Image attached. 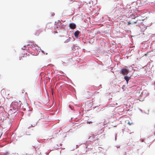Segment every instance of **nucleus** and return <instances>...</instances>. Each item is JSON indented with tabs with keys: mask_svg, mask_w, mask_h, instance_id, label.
I'll list each match as a JSON object with an SVG mask.
<instances>
[{
	"mask_svg": "<svg viewBox=\"0 0 155 155\" xmlns=\"http://www.w3.org/2000/svg\"><path fill=\"white\" fill-rule=\"evenodd\" d=\"M87 124H90L91 123H92V122L91 121H87Z\"/></svg>",
	"mask_w": 155,
	"mask_h": 155,
	"instance_id": "obj_8",
	"label": "nucleus"
},
{
	"mask_svg": "<svg viewBox=\"0 0 155 155\" xmlns=\"http://www.w3.org/2000/svg\"><path fill=\"white\" fill-rule=\"evenodd\" d=\"M131 24V22L130 21H129L128 22L127 24L129 25Z\"/></svg>",
	"mask_w": 155,
	"mask_h": 155,
	"instance_id": "obj_10",
	"label": "nucleus"
},
{
	"mask_svg": "<svg viewBox=\"0 0 155 155\" xmlns=\"http://www.w3.org/2000/svg\"><path fill=\"white\" fill-rule=\"evenodd\" d=\"M80 33V32L79 31H77L74 32V35L76 37H78L79 34Z\"/></svg>",
	"mask_w": 155,
	"mask_h": 155,
	"instance_id": "obj_5",
	"label": "nucleus"
},
{
	"mask_svg": "<svg viewBox=\"0 0 155 155\" xmlns=\"http://www.w3.org/2000/svg\"><path fill=\"white\" fill-rule=\"evenodd\" d=\"M120 74L124 75L127 74L129 73V70L126 68H123L120 72Z\"/></svg>",
	"mask_w": 155,
	"mask_h": 155,
	"instance_id": "obj_1",
	"label": "nucleus"
},
{
	"mask_svg": "<svg viewBox=\"0 0 155 155\" xmlns=\"http://www.w3.org/2000/svg\"><path fill=\"white\" fill-rule=\"evenodd\" d=\"M91 97V96H90V95H89V96L87 95V97L88 98H90Z\"/></svg>",
	"mask_w": 155,
	"mask_h": 155,
	"instance_id": "obj_9",
	"label": "nucleus"
},
{
	"mask_svg": "<svg viewBox=\"0 0 155 155\" xmlns=\"http://www.w3.org/2000/svg\"><path fill=\"white\" fill-rule=\"evenodd\" d=\"M40 33V32L38 31V29H36L34 32V35L36 36H38Z\"/></svg>",
	"mask_w": 155,
	"mask_h": 155,
	"instance_id": "obj_4",
	"label": "nucleus"
},
{
	"mask_svg": "<svg viewBox=\"0 0 155 155\" xmlns=\"http://www.w3.org/2000/svg\"><path fill=\"white\" fill-rule=\"evenodd\" d=\"M133 123L132 122H128V124L129 125H131Z\"/></svg>",
	"mask_w": 155,
	"mask_h": 155,
	"instance_id": "obj_7",
	"label": "nucleus"
},
{
	"mask_svg": "<svg viewBox=\"0 0 155 155\" xmlns=\"http://www.w3.org/2000/svg\"><path fill=\"white\" fill-rule=\"evenodd\" d=\"M136 18V17H134V19H135Z\"/></svg>",
	"mask_w": 155,
	"mask_h": 155,
	"instance_id": "obj_13",
	"label": "nucleus"
},
{
	"mask_svg": "<svg viewBox=\"0 0 155 155\" xmlns=\"http://www.w3.org/2000/svg\"><path fill=\"white\" fill-rule=\"evenodd\" d=\"M116 11L120 15H122V13H124L125 12V9L123 8H119L118 9H116Z\"/></svg>",
	"mask_w": 155,
	"mask_h": 155,
	"instance_id": "obj_2",
	"label": "nucleus"
},
{
	"mask_svg": "<svg viewBox=\"0 0 155 155\" xmlns=\"http://www.w3.org/2000/svg\"><path fill=\"white\" fill-rule=\"evenodd\" d=\"M137 21H137H137H135L134 22V24H136V23H137Z\"/></svg>",
	"mask_w": 155,
	"mask_h": 155,
	"instance_id": "obj_11",
	"label": "nucleus"
},
{
	"mask_svg": "<svg viewBox=\"0 0 155 155\" xmlns=\"http://www.w3.org/2000/svg\"><path fill=\"white\" fill-rule=\"evenodd\" d=\"M130 77H127V76H125L124 77V79L126 81L127 83H128V81L130 79Z\"/></svg>",
	"mask_w": 155,
	"mask_h": 155,
	"instance_id": "obj_6",
	"label": "nucleus"
},
{
	"mask_svg": "<svg viewBox=\"0 0 155 155\" xmlns=\"http://www.w3.org/2000/svg\"><path fill=\"white\" fill-rule=\"evenodd\" d=\"M125 25L124 24H122V25Z\"/></svg>",
	"mask_w": 155,
	"mask_h": 155,
	"instance_id": "obj_14",
	"label": "nucleus"
},
{
	"mask_svg": "<svg viewBox=\"0 0 155 155\" xmlns=\"http://www.w3.org/2000/svg\"><path fill=\"white\" fill-rule=\"evenodd\" d=\"M69 27L71 29H74L76 28V25L74 23H70L69 24Z\"/></svg>",
	"mask_w": 155,
	"mask_h": 155,
	"instance_id": "obj_3",
	"label": "nucleus"
},
{
	"mask_svg": "<svg viewBox=\"0 0 155 155\" xmlns=\"http://www.w3.org/2000/svg\"><path fill=\"white\" fill-rule=\"evenodd\" d=\"M88 94L89 95V94H91V95H92L93 94V93H88Z\"/></svg>",
	"mask_w": 155,
	"mask_h": 155,
	"instance_id": "obj_12",
	"label": "nucleus"
}]
</instances>
